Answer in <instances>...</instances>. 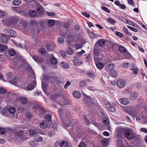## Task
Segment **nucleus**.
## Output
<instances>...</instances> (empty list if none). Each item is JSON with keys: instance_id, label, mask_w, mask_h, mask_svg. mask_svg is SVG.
Instances as JSON below:
<instances>
[{"instance_id": "nucleus-1", "label": "nucleus", "mask_w": 147, "mask_h": 147, "mask_svg": "<svg viewBox=\"0 0 147 147\" xmlns=\"http://www.w3.org/2000/svg\"><path fill=\"white\" fill-rule=\"evenodd\" d=\"M124 136L126 138L129 140H132L135 137V134L133 130L127 129L124 133Z\"/></svg>"}, {"instance_id": "nucleus-2", "label": "nucleus", "mask_w": 147, "mask_h": 147, "mask_svg": "<svg viewBox=\"0 0 147 147\" xmlns=\"http://www.w3.org/2000/svg\"><path fill=\"white\" fill-rule=\"evenodd\" d=\"M3 32L5 33L8 34L9 37H14L16 36V33L12 29H7L3 30Z\"/></svg>"}, {"instance_id": "nucleus-3", "label": "nucleus", "mask_w": 147, "mask_h": 147, "mask_svg": "<svg viewBox=\"0 0 147 147\" xmlns=\"http://www.w3.org/2000/svg\"><path fill=\"white\" fill-rule=\"evenodd\" d=\"M9 38V35L2 34L0 37V40L3 43L5 44L7 43Z\"/></svg>"}, {"instance_id": "nucleus-4", "label": "nucleus", "mask_w": 147, "mask_h": 147, "mask_svg": "<svg viewBox=\"0 0 147 147\" xmlns=\"http://www.w3.org/2000/svg\"><path fill=\"white\" fill-rule=\"evenodd\" d=\"M8 131L9 133H13V134H16L18 136H22L23 135L24 131L21 130L16 132L13 129L11 128H8Z\"/></svg>"}, {"instance_id": "nucleus-5", "label": "nucleus", "mask_w": 147, "mask_h": 147, "mask_svg": "<svg viewBox=\"0 0 147 147\" xmlns=\"http://www.w3.org/2000/svg\"><path fill=\"white\" fill-rule=\"evenodd\" d=\"M100 50L101 48L99 47V46L96 43L94 45L93 49L94 54V56H98L100 55L99 51Z\"/></svg>"}, {"instance_id": "nucleus-6", "label": "nucleus", "mask_w": 147, "mask_h": 147, "mask_svg": "<svg viewBox=\"0 0 147 147\" xmlns=\"http://www.w3.org/2000/svg\"><path fill=\"white\" fill-rule=\"evenodd\" d=\"M36 9L37 13L42 14L44 13L42 6L39 3H37L36 4Z\"/></svg>"}, {"instance_id": "nucleus-7", "label": "nucleus", "mask_w": 147, "mask_h": 147, "mask_svg": "<svg viewBox=\"0 0 147 147\" xmlns=\"http://www.w3.org/2000/svg\"><path fill=\"white\" fill-rule=\"evenodd\" d=\"M117 84L119 88H122L125 86V82L123 80L118 79L117 81Z\"/></svg>"}, {"instance_id": "nucleus-8", "label": "nucleus", "mask_w": 147, "mask_h": 147, "mask_svg": "<svg viewBox=\"0 0 147 147\" xmlns=\"http://www.w3.org/2000/svg\"><path fill=\"white\" fill-rule=\"evenodd\" d=\"M115 67V65L113 63H111L106 66L105 69L106 71H109L112 70Z\"/></svg>"}, {"instance_id": "nucleus-9", "label": "nucleus", "mask_w": 147, "mask_h": 147, "mask_svg": "<svg viewBox=\"0 0 147 147\" xmlns=\"http://www.w3.org/2000/svg\"><path fill=\"white\" fill-rule=\"evenodd\" d=\"M138 96V94L135 92H133L130 95L129 99L132 100L136 99Z\"/></svg>"}, {"instance_id": "nucleus-10", "label": "nucleus", "mask_w": 147, "mask_h": 147, "mask_svg": "<svg viewBox=\"0 0 147 147\" xmlns=\"http://www.w3.org/2000/svg\"><path fill=\"white\" fill-rule=\"evenodd\" d=\"M51 57L53 56L51 59V63L53 65H55L57 64L58 62V59L54 56L53 54H51Z\"/></svg>"}, {"instance_id": "nucleus-11", "label": "nucleus", "mask_w": 147, "mask_h": 147, "mask_svg": "<svg viewBox=\"0 0 147 147\" xmlns=\"http://www.w3.org/2000/svg\"><path fill=\"white\" fill-rule=\"evenodd\" d=\"M48 125V124L46 121L44 120L42 121L40 123V127L42 129H45L47 127Z\"/></svg>"}, {"instance_id": "nucleus-12", "label": "nucleus", "mask_w": 147, "mask_h": 147, "mask_svg": "<svg viewBox=\"0 0 147 147\" xmlns=\"http://www.w3.org/2000/svg\"><path fill=\"white\" fill-rule=\"evenodd\" d=\"M119 101L121 104L124 105H127L129 102L128 100L126 98L120 99Z\"/></svg>"}, {"instance_id": "nucleus-13", "label": "nucleus", "mask_w": 147, "mask_h": 147, "mask_svg": "<svg viewBox=\"0 0 147 147\" xmlns=\"http://www.w3.org/2000/svg\"><path fill=\"white\" fill-rule=\"evenodd\" d=\"M106 106L108 110L111 112H114L115 111V108L111 104H107Z\"/></svg>"}, {"instance_id": "nucleus-14", "label": "nucleus", "mask_w": 147, "mask_h": 147, "mask_svg": "<svg viewBox=\"0 0 147 147\" xmlns=\"http://www.w3.org/2000/svg\"><path fill=\"white\" fill-rule=\"evenodd\" d=\"M73 96L76 98H78L81 96V94L78 91H75L73 93Z\"/></svg>"}, {"instance_id": "nucleus-15", "label": "nucleus", "mask_w": 147, "mask_h": 147, "mask_svg": "<svg viewBox=\"0 0 147 147\" xmlns=\"http://www.w3.org/2000/svg\"><path fill=\"white\" fill-rule=\"evenodd\" d=\"M97 42L98 46L100 47H102L105 46V42L104 39H100L97 41Z\"/></svg>"}, {"instance_id": "nucleus-16", "label": "nucleus", "mask_w": 147, "mask_h": 147, "mask_svg": "<svg viewBox=\"0 0 147 147\" xmlns=\"http://www.w3.org/2000/svg\"><path fill=\"white\" fill-rule=\"evenodd\" d=\"M109 74L111 76L113 77H116L117 76V72L114 70H112L110 71Z\"/></svg>"}, {"instance_id": "nucleus-17", "label": "nucleus", "mask_w": 147, "mask_h": 147, "mask_svg": "<svg viewBox=\"0 0 147 147\" xmlns=\"http://www.w3.org/2000/svg\"><path fill=\"white\" fill-rule=\"evenodd\" d=\"M11 19L13 24H17L19 21V18L18 17H13Z\"/></svg>"}, {"instance_id": "nucleus-18", "label": "nucleus", "mask_w": 147, "mask_h": 147, "mask_svg": "<svg viewBox=\"0 0 147 147\" xmlns=\"http://www.w3.org/2000/svg\"><path fill=\"white\" fill-rule=\"evenodd\" d=\"M129 114L130 115H132L134 117L137 115V113L136 111L134 109L130 111L129 112Z\"/></svg>"}, {"instance_id": "nucleus-19", "label": "nucleus", "mask_w": 147, "mask_h": 147, "mask_svg": "<svg viewBox=\"0 0 147 147\" xmlns=\"http://www.w3.org/2000/svg\"><path fill=\"white\" fill-rule=\"evenodd\" d=\"M36 14V13L34 10H30L29 12V16L31 17H35Z\"/></svg>"}, {"instance_id": "nucleus-20", "label": "nucleus", "mask_w": 147, "mask_h": 147, "mask_svg": "<svg viewBox=\"0 0 147 147\" xmlns=\"http://www.w3.org/2000/svg\"><path fill=\"white\" fill-rule=\"evenodd\" d=\"M73 63L74 65L77 66L80 65H81V63H82V62L79 60L75 59L73 60Z\"/></svg>"}, {"instance_id": "nucleus-21", "label": "nucleus", "mask_w": 147, "mask_h": 147, "mask_svg": "<svg viewBox=\"0 0 147 147\" xmlns=\"http://www.w3.org/2000/svg\"><path fill=\"white\" fill-rule=\"evenodd\" d=\"M109 142L108 140L107 139L102 140L101 141L102 145L104 147L106 146Z\"/></svg>"}, {"instance_id": "nucleus-22", "label": "nucleus", "mask_w": 147, "mask_h": 147, "mask_svg": "<svg viewBox=\"0 0 147 147\" xmlns=\"http://www.w3.org/2000/svg\"><path fill=\"white\" fill-rule=\"evenodd\" d=\"M52 117L50 114H46L45 116V118L46 120V121L48 122H51V121Z\"/></svg>"}, {"instance_id": "nucleus-23", "label": "nucleus", "mask_w": 147, "mask_h": 147, "mask_svg": "<svg viewBox=\"0 0 147 147\" xmlns=\"http://www.w3.org/2000/svg\"><path fill=\"white\" fill-rule=\"evenodd\" d=\"M16 111V108L13 107H11L9 109V113L11 114H14Z\"/></svg>"}, {"instance_id": "nucleus-24", "label": "nucleus", "mask_w": 147, "mask_h": 147, "mask_svg": "<svg viewBox=\"0 0 147 147\" xmlns=\"http://www.w3.org/2000/svg\"><path fill=\"white\" fill-rule=\"evenodd\" d=\"M66 52L67 54L71 55L73 53L74 51L71 48L68 47L67 49Z\"/></svg>"}, {"instance_id": "nucleus-25", "label": "nucleus", "mask_w": 147, "mask_h": 147, "mask_svg": "<svg viewBox=\"0 0 147 147\" xmlns=\"http://www.w3.org/2000/svg\"><path fill=\"white\" fill-rule=\"evenodd\" d=\"M61 65L65 69L68 68L69 67L68 64L65 62H62L61 64Z\"/></svg>"}, {"instance_id": "nucleus-26", "label": "nucleus", "mask_w": 147, "mask_h": 147, "mask_svg": "<svg viewBox=\"0 0 147 147\" xmlns=\"http://www.w3.org/2000/svg\"><path fill=\"white\" fill-rule=\"evenodd\" d=\"M119 50L120 52L123 53H125L127 51V49L125 47L121 46L119 47Z\"/></svg>"}, {"instance_id": "nucleus-27", "label": "nucleus", "mask_w": 147, "mask_h": 147, "mask_svg": "<svg viewBox=\"0 0 147 147\" xmlns=\"http://www.w3.org/2000/svg\"><path fill=\"white\" fill-rule=\"evenodd\" d=\"M107 22H110L113 25H114L116 23V22L111 18H109L107 19Z\"/></svg>"}, {"instance_id": "nucleus-28", "label": "nucleus", "mask_w": 147, "mask_h": 147, "mask_svg": "<svg viewBox=\"0 0 147 147\" xmlns=\"http://www.w3.org/2000/svg\"><path fill=\"white\" fill-rule=\"evenodd\" d=\"M21 3V0H14L13 2V4L16 6L20 5Z\"/></svg>"}, {"instance_id": "nucleus-29", "label": "nucleus", "mask_w": 147, "mask_h": 147, "mask_svg": "<svg viewBox=\"0 0 147 147\" xmlns=\"http://www.w3.org/2000/svg\"><path fill=\"white\" fill-rule=\"evenodd\" d=\"M83 94L85 95L86 96V97L83 100H84V102L87 104L88 103V101L87 100H90L91 99V98L90 96H88L85 94L84 93H83Z\"/></svg>"}, {"instance_id": "nucleus-30", "label": "nucleus", "mask_w": 147, "mask_h": 147, "mask_svg": "<svg viewBox=\"0 0 147 147\" xmlns=\"http://www.w3.org/2000/svg\"><path fill=\"white\" fill-rule=\"evenodd\" d=\"M34 141L36 142H40L42 140V138L41 136H37L36 138H34Z\"/></svg>"}, {"instance_id": "nucleus-31", "label": "nucleus", "mask_w": 147, "mask_h": 147, "mask_svg": "<svg viewBox=\"0 0 147 147\" xmlns=\"http://www.w3.org/2000/svg\"><path fill=\"white\" fill-rule=\"evenodd\" d=\"M30 134V135H36L37 133L36 129H30L29 131Z\"/></svg>"}, {"instance_id": "nucleus-32", "label": "nucleus", "mask_w": 147, "mask_h": 147, "mask_svg": "<svg viewBox=\"0 0 147 147\" xmlns=\"http://www.w3.org/2000/svg\"><path fill=\"white\" fill-rule=\"evenodd\" d=\"M68 144L67 142L63 141L60 143V146L61 147H67Z\"/></svg>"}, {"instance_id": "nucleus-33", "label": "nucleus", "mask_w": 147, "mask_h": 147, "mask_svg": "<svg viewBox=\"0 0 147 147\" xmlns=\"http://www.w3.org/2000/svg\"><path fill=\"white\" fill-rule=\"evenodd\" d=\"M108 117H105L103 119V122L104 124L107 125L109 124V120L108 119Z\"/></svg>"}, {"instance_id": "nucleus-34", "label": "nucleus", "mask_w": 147, "mask_h": 147, "mask_svg": "<svg viewBox=\"0 0 147 147\" xmlns=\"http://www.w3.org/2000/svg\"><path fill=\"white\" fill-rule=\"evenodd\" d=\"M48 23V25L51 26H53L55 24V20H50Z\"/></svg>"}, {"instance_id": "nucleus-35", "label": "nucleus", "mask_w": 147, "mask_h": 147, "mask_svg": "<svg viewBox=\"0 0 147 147\" xmlns=\"http://www.w3.org/2000/svg\"><path fill=\"white\" fill-rule=\"evenodd\" d=\"M97 67L99 69H102L103 66L104 65L101 62H98L96 64Z\"/></svg>"}, {"instance_id": "nucleus-36", "label": "nucleus", "mask_w": 147, "mask_h": 147, "mask_svg": "<svg viewBox=\"0 0 147 147\" xmlns=\"http://www.w3.org/2000/svg\"><path fill=\"white\" fill-rule=\"evenodd\" d=\"M123 31L126 34L129 36H131V33L129 32L128 31V30L125 27L123 28Z\"/></svg>"}, {"instance_id": "nucleus-37", "label": "nucleus", "mask_w": 147, "mask_h": 147, "mask_svg": "<svg viewBox=\"0 0 147 147\" xmlns=\"http://www.w3.org/2000/svg\"><path fill=\"white\" fill-rule=\"evenodd\" d=\"M9 53L10 55L13 56L16 53V52L15 50L13 49H11L9 51Z\"/></svg>"}, {"instance_id": "nucleus-38", "label": "nucleus", "mask_w": 147, "mask_h": 147, "mask_svg": "<svg viewBox=\"0 0 147 147\" xmlns=\"http://www.w3.org/2000/svg\"><path fill=\"white\" fill-rule=\"evenodd\" d=\"M6 24L8 26H11L12 24L11 18L5 20Z\"/></svg>"}, {"instance_id": "nucleus-39", "label": "nucleus", "mask_w": 147, "mask_h": 147, "mask_svg": "<svg viewBox=\"0 0 147 147\" xmlns=\"http://www.w3.org/2000/svg\"><path fill=\"white\" fill-rule=\"evenodd\" d=\"M51 45L49 44H46V49L48 51H50L53 48L51 47Z\"/></svg>"}, {"instance_id": "nucleus-40", "label": "nucleus", "mask_w": 147, "mask_h": 147, "mask_svg": "<svg viewBox=\"0 0 147 147\" xmlns=\"http://www.w3.org/2000/svg\"><path fill=\"white\" fill-rule=\"evenodd\" d=\"M79 84L81 87H83L86 86L87 84L86 83L85 81H81Z\"/></svg>"}, {"instance_id": "nucleus-41", "label": "nucleus", "mask_w": 147, "mask_h": 147, "mask_svg": "<svg viewBox=\"0 0 147 147\" xmlns=\"http://www.w3.org/2000/svg\"><path fill=\"white\" fill-rule=\"evenodd\" d=\"M46 51L45 49L44 48H41L39 50V52L41 54L44 55Z\"/></svg>"}, {"instance_id": "nucleus-42", "label": "nucleus", "mask_w": 147, "mask_h": 147, "mask_svg": "<svg viewBox=\"0 0 147 147\" xmlns=\"http://www.w3.org/2000/svg\"><path fill=\"white\" fill-rule=\"evenodd\" d=\"M20 101L23 104H25L27 102L28 100L26 98L23 97L21 98Z\"/></svg>"}, {"instance_id": "nucleus-43", "label": "nucleus", "mask_w": 147, "mask_h": 147, "mask_svg": "<svg viewBox=\"0 0 147 147\" xmlns=\"http://www.w3.org/2000/svg\"><path fill=\"white\" fill-rule=\"evenodd\" d=\"M42 89L44 91H45L47 89L48 85L46 84H44L43 82H42Z\"/></svg>"}, {"instance_id": "nucleus-44", "label": "nucleus", "mask_w": 147, "mask_h": 147, "mask_svg": "<svg viewBox=\"0 0 147 147\" xmlns=\"http://www.w3.org/2000/svg\"><path fill=\"white\" fill-rule=\"evenodd\" d=\"M127 27L130 30L134 31V32H137L138 31V29L133 27L128 26H127Z\"/></svg>"}, {"instance_id": "nucleus-45", "label": "nucleus", "mask_w": 147, "mask_h": 147, "mask_svg": "<svg viewBox=\"0 0 147 147\" xmlns=\"http://www.w3.org/2000/svg\"><path fill=\"white\" fill-rule=\"evenodd\" d=\"M29 145L32 147H35L36 146V144L34 143V141L32 140H30L29 143Z\"/></svg>"}, {"instance_id": "nucleus-46", "label": "nucleus", "mask_w": 147, "mask_h": 147, "mask_svg": "<svg viewBox=\"0 0 147 147\" xmlns=\"http://www.w3.org/2000/svg\"><path fill=\"white\" fill-rule=\"evenodd\" d=\"M122 142L121 140H118L117 142V147H120L122 145Z\"/></svg>"}, {"instance_id": "nucleus-47", "label": "nucleus", "mask_w": 147, "mask_h": 147, "mask_svg": "<svg viewBox=\"0 0 147 147\" xmlns=\"http://www.w3.org/2000/svg\"><path fill=\"white\" fill-rule=\"evenodd\" d=\"M28 90H32L34 88V86L32 84H29L27 86Z\"/></svg>"}, {"instance_id": "nucleus-48", "label": "nucleus", "mask_w": 147, "mask_h": 147, "mask_svg": "<svg viewBox=\"0 0 147 147\" xmlns=\"http://www.w3.org/2000/svg\"><path fill=\"white\" fill-rule=\"evenodd\" d=\"M6 78L8 80L12 76V74L11 72H9L6 74Z\"/></svg>"}, {"instance_id": "nucleus-49", "label": "nucleus", "mask_w": 147, "mask_h": 147, "mask_svg": "<svg viewBox=\"0 0 147 147\" xmlns=\"http://www.w3.org/2000/svg\"><path fill=\"white\" fill-rule=\"evenodd\" d=\"M58 43H61L64 42V40L63 37H59L58 38Z\"/></svg>"}, {"instance_id": "nucleus-50", "label": "nucleus", "mask_w": 147, "mask_h": 147, "mask_svg": "<svg viewBox=\"0 0 147 147\" xmlns=\"http://www.w3.org/2000/svg\"><path fill=\"white\" fill-rule=\"evenodd\" d=\"M6 47L3 45H0V51H4L5 50Z\"/></svg>"}, {"instance_id": "nucleus-51", "label": "nucleus", "mask_w": 147, "mask_h": 147, "mask_svg": "<svg viewBox=\"0 0 147 147\" xmlns=\"http://www.w3.org/2000/svg\"><path fill=\"white\" fill-rule=\"evenodd\" d=\"M96 56H94V61L95 63H97L98 61H101L102 59L100 57H95Z\"/></svg>"}, {"instance_id": "nucleus-52", "label": "nucleus", "mask_w": 147, "mask_h": 147, "mask_svg": "<svg viewBox=\"0 0 147 147\" xmlns=\"http://www.w3.org/2000/svg\"><path fill=\"white\" fill-rule=\"evenodd\" d=\"M101 8L102 10H104L107 13H109L110 12V11L108 9V8L106 7L102 6Z\"/></svg>"}, {"instance_id": "nucleus-53", "label": "nucleus", "mask_w": 147, "mask_h": 147, "mask_svg": "<svg viewBox=\"0 0 147 147\" xmlns=\"http://www.w3.org/2000/svg\"><path fill=\"white\" fill-rule=\"evenodd\" d=\"M131 69L134 71V74H137L138 72V69L137 67H136L135 68L133 67L131 68Z\"/></svg>"}, {"instance_id": "nucleus-54", "label": "nucleus", "mask_w": 147, "mask_h": 147, "mask_svg": "<svg viewBox=\"0 0 147 147\" xmlns=\"http://www.w3.org/2000/svg\"><path fill=\"white\" fill-rule=\"evenodd\" d=\"M129 63L125 62L123 63L122 66L125 68H126L128 67Z\"/></svg>"}, {"instance_id": "nucleus-55", "label": "nucleus", "mask_w": 147, "mask_h": 147, "mask_svg": "<svg viewBox=\"0 0 147 147\" xmlns=\"http://www.w3.org/2000/svg\"><path fill=\"white\" fill-rule=\"evenodd\" d=\"M5 132V130L3 128H0V134L3 135Z\"/></svg>"}, {"instance_id": "nucleus-56", "label": "nucleus", "mask_w": 147, "mask_h": 147, "mask_svg": "<svg viewBox=\"0 0 147 147\" xmlns=\"http://www.w3.org/2000/svg\"><path fill=\"white\" fill-rule=\"evenodd\" d=\"M115 34L117 35L118 36L120 37H123V34L122 33L118 31L116 32Z\"/></svg>"}, {"instance_id": "nucleus-57", "label": "nucleus", "mask_w": 147, "mask_h": 147, "mask_svg": "<svg viewBox=\"0 0 147 147\" xmlns=\"http://www.w3.org/2000/svg\"><path fill=\"white\" fill-rule=\"evenodd\" d=\"M87 74L88 76L92 78L93 77H94V75L93 73L90 72H88L87 73Z\"/></svg>"}, {"instance_id": "nucleus-58", "label": "nucleus", "mask_w": 147, "mask_h": 147, "mask_svg": "<svg viewBox=\"0 0 147 147\" xmlns=\"http://www.w3.org/2000/svg\"><path fill=\"white\" fill-rule=\"evenodd\" d=\"M5 13L3 11L0 10V18H3L5 15Z\"/></svg>"}, {"instance_id": "nucleus-59", "label": "nucleus", "mask_w": 147, "mask_h": 147, "mask_svg": "<svg viewBox=\"0 0 147 147\" xmlns=\"http://www.w3.org/2000/svg\"><path fill=\"white\" fill-rule=\"evenodd\" d=\"M71 84V83L69 81H67L65 85L64 86V88L66 89L67 87Z\"/></svg>"}, {"instance_id": "nucleus-60", "label": "nucleus", "mask_w": 147, "mask_h": 147, "mask_svg": "<svg viewBox=\"0 0 147 147\" xmlns=\"http://www.w3.org/2000/svg\"><path fill=\"white\" fill-rule=\"evenodd\" d=\"M86 144L84 142L80 143L79 145V147H86Z\"/></svg>"}, {"instance_id": "nucleus-61", "label": "nucleus", "mask_w": 147, "mask_h": 147, "mask_svg": "<svg viewBox=\"0 0 147 147\" xmlns=\"http://www.w3.org/2000/svg\"><path fill=\"white\" fill-rule=\"evenodd\" d=\"M6 90L3 88H0V93L2 94H4L5 93Z\"/></svg>"}, {"instance_id": "nucleus-62", "label": "nucleus", "mask_w": 147, "mask_h": 147, "mask_svg": "<svg viewBox=\"0 0 147 147\" xmlns=\"http://www.w3.org/2000/svg\"><path fill=\"white\" fill-rule=\"evenodd\" d=\"M82 14L84 16L87 18H89L90 17V14L86 12H83Z\"/></svg>"}, {"instance_id": "nucleus-63", "label": "nucleus", "mask_w": 147, "mask_h": 147, "mask_svg": "<svg viewBox=\"0 0 147 147\" xmlns=\"http://www.w3.org/2000/svg\"><path fill=\"white\" fill-rule=\"evenodd\" d=\"M47 13L49 16H53L55 15L54 12H47Z\"/></svg>"}, {"instance_id": "nucleus-64", "label": "nucleus", "mask_w": 147, "mask_h": 147, "mask_svg": "<svg viewBox=\"0 0 147 147\" xmlns=\"http://www.w3.org/2000/svg\"><path fill=\"white\" fill-rule=\"evenodd\" d=\"M55 131H52L49 132V135L51 137L53 136L55 134Z\"/></svg>"}]
</instances>
